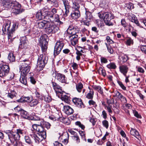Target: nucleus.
<instances>
[{
  "instance_id": "nucleus-1",
  "label": "nucleus",
  "mask_w": 146,
  "mask_h": 146,
  "mask_svg": "<svg viewBox=\"0 0 146 146\" xmlns=\"http://www.w3.org/2000/svg\"><path fill=\"white\" fill-rule=\"evenodd\" d=\"M0 3L5 8H11L13 13L15 15L19 14L21 12V5L16 1L0 0Z\"/></svg>"
},
{
  "instance_id": "nucleus-2",
  "label": "nucleus",
  "mask_w": 146,
  "mask_h": 146,
  "mask_svg": "<svg viewBox=\"0 0 146 146\" xmlns=\"http://www.w3.org/2000/svg\"><path fill=\"white\" fill-rule=\"evenodd\" d=\"M38 27L40 29H46V31L48 34L54 33L59 29L58 27L51 24L48 21L44 20L38 23Z\"/></svg>"
},
{
  "instance_id": "nucleus-3",
  "label": "nucleus",
  "mask_w": 146,
  "mask_h": 146,
  "mask_svg": "<svg viewBox=\"0 0 146 146\" xmlns=\"http://www.w3.org/2000/svg\"><path fill=\"white\" fill-rule=\"evenodd\" d=\"M98 16L101 19H103L106 24L108 26H113V23L112 19L114 18L113 16L110 13L106 12H99L98 14Z\"/></svg>"
},
{
  "instance_id": "nucleus-4",
  "label": "nucleus",
  "mask_w": 146,
  "mask_h": 146,
  "mask_svg": "<svg viewBox=\"0 0 146 146\" xmlns=\"http://www.w3.org/2000/svg\"><path fill=\"white\" fill-rule=\"evenodd\" d=\"M17 132L14 134L12 132L9 131L7 133L9 139L12 143H14L15 141L20 139V135L23 133V131L21 129H17Z\"/></svg>"
},
{
  "instance_id": "nucleus-5",
  "label": "nucleus",
  "mask_w": 146,
  "mask_h": 146,
  "mask_svg": "<svg viewBox=\"0 0 146 146\" xmlns=\"http://www.w3.org/2000/svg\"><path fill=\"white\" fill-rule=\"evenodd\" d=\"M11 22L9 20L6 21L5 23L3 25L2 31L4 33L5 32H7L8 38V39H11L13 36V33L15 31L14 29H9Z\"/></svg>"
},
{
  "instance_id": "nucleus-6",
  "label": "nucleus",
  "mask_w": 146,
  "mask_h": 146,
  "mask_svg": "<svg viewBox=\"0 0 146 146\" xmlns=\"http://www.w3.org/2000/svg\"><path fill=\"white\" fill-rule=\"evenodd\" d=\"M44 53L39 56L38 60L37 67L39 68L40 70L42 69L48 60V57L45 54V52Z\"/></svg>"
},
{
  "instance_id": "nucleus-7",
  "label": "nucleus",
  "mask_w": 146,
  "mask_h": 146,
  "mask_svg": "<svg viewBox=\"0 0 146 146\" xmlns=\"http://www.w3.org/2000/svg\"><path fill=\"white\" fill-rule=\"evenodd\" d=\"M46 35H43L40 36V38L39 42L43 52H45L47 48L48 42L46 40Z\"/></svg>"
},
{
  "instance_id": "nucleus-8",
  "label": "nucleus",
  "mask_w": 146,
  "mask_h": 146,
  "mask_svg": "<svg viewBox=\"0 0 146 146\" xmlns=\"http://www.w3.org/2000/svg\"><path fill=\"white\" fill-rule=\"evenodd\" d=\"M64 45V43L62 40H59L56 42L54 48V55L56 56L60 53Z\"/></svg>"
},
{
  "instance_id": "nucleus-9",
  "label": "nucleus",
  "mask_w": 146,
  "mask_h": 146,
  "mask_svg": "<svg viewBox=\"0 0 146 146\" xmlns=\"http://www.w3.org/2000/svg\"><path fill=\"white\" fill-rule=\"evenodd\" d=\"M56 92V95H58L59 97H61L62 100L67 103H69L70 96V94L66 93L65 92Z\"/></svg>"
},
{
  "instance_id": "nucleus-10",
  "label": "nucleus",
  "mask_w": 146,
  "mask_h": 146,
  "mask_svg": "<svg viewBox=\"0 0 146 146\" xmlns=\"http://www.w3.org/2000/svg\"><path fill=\"white\" fill-rule=\"evenodd\" d=\"M9 66L6 65H0V77H2L7 74L9 72Z\"/></svg>"
},
{
  "instance_id": "nucleus-11",
  "label": "nucleus",
  "mask_w": 146,
  "mask_h": 146,
  "mask_svg": "<svg viewBox=\"0 0 146 146\" xmlns=\"http://www.w3.org/2000/svg\"><path fill=\"white\" fill-rule=\"evenodd\" d=\"M30 135L35 140V142L37 143H39L41 141L46 137V135H45L44 133L42 135L38 133L37 134H33Z\"/></svg>"
},
{
  "instance_id": "nucleus-12",
  "label": "nucleus",
  "mask_w": 146,
  "mask_h": 146,
  "mask_svg": "<svg viewBox=\"0 0 146 146\" xmlns=\"http://www.w3.org/2000/svg\"><path fill=\"white\" fill-rule=\"evenodd\" d=\"M32 127L34 130H36L39 132V133L43 134L44 133L45 135H46V131L43 126L39 125L36 124H34L32 125Z\"/></svg>"
},
{
  "instance_id": "nucleus-13",
  "label": "nucleus",
  "mask_w": 146,
  "mask_h": 146,
  "mask_svg": "<svg viewBox=\"0 0 146 146\" xmlns=\"http://www.w3.org/2000/svg\"><path fill=\"white\" fill-rule=\"evenodd\" d=\"M72 101L74 104L78 108H84V105L82 102L81 99L74 98H73Z\"/></svg>"
},
{
  "instance_id": "nucleus-14",
  "label": "nucleus",
  "mask_w": 146,
  "mask_h": 146,
  "mask_svg": "<svg viewBox=\"0 0 146 146\" xmlns=\"http://www.w3.org/2000/svg\"><path fill=\"white\" fill-rule=\"evenodd\" d=\"M28 41L26 36H24L21 38V44L19 46V48H26L27 46Z\"/></svg>"
},
{
  "instance_id": "nucleus-15",
  "label": "nucleus",
  "mask_w": 146,
  "mask_h": 146,
  "mask_svg": "<svg viewBox=\"0 0 146 146\" xmlns=\"http://www.w3.org/2000/svg\"><path fill=\"white\" fill-rule=\"evenodd\" d=\"M15 110H17L21 114V117L24 118H27L28 117L29 114L27 112L20 109L18 106H17L14 108Z\"/></svg>"
},
{
  "instance_id": "nucleus-16",
  "label": "nucleus",
  "mask_w": 146,
  "mask_h": 146,
  "mask_svg": "<svg viewBox=\"0 0 146 146\" xmlns=\"http://www.w3.org/2000/svg\"><path fill=\"white\" fill-rule=\"evenodd\" d=\"M61 1L64 5L65 10L64 15L67 16L69 12V9L70 7L69 3L67 0H61Z\"/></svg>"
},
{
  "instance_id": "nucleus-17",
  "label": "nucleus",
  "mask_w": 146,
  "mask_h": 146,
  "mask_svg": "<svg viewBox=\"0 0 146 146\" xmlns=\"http://www.w3.org/2000/svg\"><path fill=\"white\" fill-rule=\"evenodd\" d=\"M55 77L58 80L62 83L66 82V78L64 75L60 73L55 74Z\"/></svg>"
},
{
  "instance_id": "nucleus-18",
  "label": "nucleus",
  "mask_w": 146,
  "mask_h": 146,
  "mask_svg": "<svg viewBox=\"0 0 146 146\" xmlns=\"http://www.w3.org/2000/svg\"><path fill=\"white\" fill-rule=\"evenodd\" d=\"M71 43L72 45L76 44L78 41V36L76 34L71 35L69 36Z\"/></svg>"
},
{
  "instance_id": "nucleus-19",
  "label": "nucleus",
  "mask_w": 146,
  "mask_h": 146,
  "mask_svg": "<svg viewBox=\"0 0 146 146\" xmlns=\"http://www.w3.org/2000/svg\"><path fill=\"white\" fill-rule=\"evenodd\" d=\"M23 62L22 63V65L19 67V69H24L28 68H30L31 66V63L30 61L27 60H23Z\"/></svg>"
},
{
  "instance_id": "nucleus-20",
  "label": "nucleus",
  "mask_w": 146,
  "mask_h": 146,
  "mask_svg": "<svg viewBox=\"0 0 146 146\" xmlns=\"http://www.w3.org/2000/svg\"><path fill=\"white\" fill-rule=\"evenodd\" d=\"M64 111L68 115H70L72 114L74 111L72 108L70 106L66 105L64 106Z\"/></svg>"
},
{
  "instance_id": "nucleus-21",
  "label": "nucleus",
  "mask_w": 146,
  "mask_h": 146,
  "mask_svg": "<svg viewBox=\"0 0 146 146\" xmlns=\"http://www.w3.org/2000/svg\"><path fill=\"white\" fill-rule=\"evenodd\" d=\"M71 15L73 19H77L80 16V12L79 10H73Z\"/></svg>"
},
{
  "instance_id": "nucleus-22",
  "label": "nucleus",
  "mask_w": 146,
  "mask_h": 146,
  "mask_svg": "<svg viewBox=\"0 0 146 146\" xmlns=\"http://www.w3.org/2000/svg\"><path fill=\"white\" fill-rule=\"evenodd\" d=\"M119 69L120 72L125 76H126V74L128 70V68L127 66L123 65L119 67Z\"/></svg>"
},
{
  "instance_id": "nucleus-23",
  "label": "nucleus",
  "mask_w": 146,
  "mask_h": 146,
  "mask_svg": "<svg viewBox=\"0 0 146 146\" xmlns=\"http://www.w3.org/2000/svg\"><path fill=\"white\" fill-rule=\"evenodd\" d=\"M85 21L89 22L92 21L93 19V16L91 13L89 11H86L85 13Z\"/></svg>"
},
{
  "instance_id": "nucleus-24",
  "label": "nucleus",
  "mask_w": 146,
  "mask_h": 146,
  "mask_svg": "<svg viewBox=\"0 0 146 146\" xmlns=\"http://www.w3.org/2000/svg\"><path fill=\"white\" fill-rule=\"evenodd\" d=\"M50 22L53 23L56 22H57L59 25L62 23L60 21L59 16L57 14H55L53 15V17H52Z\"/></svg>"
},
{
  "instance_id": "nucleus-25",
  "label": "nucleus",
  "mask_w": 146,
  "mask_h": 146,
  "mask_svg": "<svg viewBox=\"0 0 146 146\" xmlns=\"http://www.w3.org/2000/svg\"><path fill=\"white\" fill-rule=\"evenodd\" d=\"M51 11H46L45 12V16L44 17L46 19H49L50 21L52 17H53V15Z\"/></svg>"
},
{
  "instance_id": "nucleus-26",
  "label": "nucleus",
  "mask_w": 146,
  "mask_h": 146,
  "mask_svg": "<svg viewBox=\"0 0 146 146\" xmlns=\"http://www.w3.org/2000/svg\"><path fill=\"white\" fill-rule=\"evenodd\" d=\"M27 75L21 74L20 82L23 84L26 85L27 83L26 76Z\"/></svg>"
},
{
  "instance_id": "nucleus-27",
  "label": "nucleus",
  "mask_w": 146,
  "mask_h": 146,
  "mask_svg": "<svg viewBox=\"0 0 146 146\" xmlns=\"http://www.w3.org/2000/svg\"><path fill=\"white\" fill-rule=\"evenodd\" d=\"M130 133L131 135L135 136L138 139L139 137V135L138 132L136 129L131 128L130 131Z\"/></svg>"
},
{
  "instance_id": "nucleus-28",
  "label": "nucleus",
  "mask_w": 146,
  "mask_h": 146,
  "mask_svg": "<svg viewBox=\"0 0 146 146\" xmlns=\"http://www.w3.org/2000/svg\"><path fill=\"white\" fill-rule=\"evenodd\" d=\"M76 29L73 27H69L67 30V33L71 35H74L76 34V32L75 31Z\"/></svg>"
},
{
  "instance_id": "nucleus-29",
  "label": "nucleus",
  "mask_w": 146,
  "mask_h": 146,
  "mask_svg": "<svg viewBox=\"0 0 146 146\" xmlns=\"http://www.w3.org/2000/svg\"><path fill=\"white\" fill-rule=\"evenodd\" d=\"M52 85L55 91L62 90V88L57 84L56 83L52 82Z\"/></svg>"
},
{
  "instance_id": "nucleus-30",
  "label": "nucleus",
  "mask_w": 146,
  "mask_h": 146,
  "mask_svg": "<svg viewBox=\"0 0 146 146\" xmlns=\"http://www.w3.org/2000/svg\"><path fill=\"white\" fill-rule=\"evenodd\" d=\"M30 98L29 97H23L20 99L17 100V101L19 102H30Z\"/></svg>"
},
{
  "instance_id": "nucleus-31",
  "label": "nucleus",
  "mask_w": 146,
  "mask_h": 146,
  "mask_svg": "<svg viewBox=\"0 0 146 146\" xmlns=\"http://www.w3.org/2000/svg\"><path fill=\"white\" fill-rule=\"evenodd\" d=\"M31 68H27L24 69H20V71L21 72V74H23L25 75H27L29 72Z\"/></svg>"
},
{
  "instance_id": "nucleus-32",
  "label": "nucleus",
  "mask_w": 146,
  "mask_h": 146,
  "mask_svg": "<svg viewBox=\"0 0 146 146\" xmlns=\"http://www.w3.org/2000/svg\"><path fill=\"white\" fill-rule=\"evenodd\" d=\"M8 58L11 62H14L15 60V57L13 54L11 53L9 54Z\"/></svg>"
},
{
  "instance_id": "nucleus-33",
  "label": "nucleus",
  "mask_w": 146,
  "mask_h": 146,
  "mask_svg": "<svg viewBox=\"0 0 146 146\" xmlns=\"http://www.w3.org/2000/svg\"><path fill=\"white\" fill-rule=\"evenodd\" d=\"M98 72L99 74H102L104 77H105L106 76V74L105 70H103L101 67L99 68L98 70Z\"/></svg>"
},
{
  "instance_id": "nucleus-34",
  "label": "nucleus",
  "mask_w": 146,
  "mask_h": 146,
  "mask_svg": "<svg viewBox=\"0 0 146 146\" xmlns=\"http://www.w3.org/2000/svg\"><path fill=\"white\" fill-rule=\"evenodd\" d=\"M73 5L72 7L73 10H79L80 6L77 2H74L73 3Z\"/></svg>"
},
{
  "instance_id": "nucleus-35",
  "label": "nucleus",
  "mask_w": 146,
  "mask_h": 146,
  "mask_svg": "<svg viewBox=\"0 0 146 146\" xmlns=\"http://www.w3.org/2000/svg\"><path fill=\"white\" fill-rule=\"evenodd\" d=\"M76 88L78 91H80L83 88V84L81 82H79L76 84Z\"/></svg>"
},
{
  "instance_id": "nucleus-36",
  "label": "nucleus",
  "mask_w": 146,
  "mask_h": 146,
  "mask_svg": "<svg viewBox=\"0 0 146 146\" xmlns=\"http://www.w3.org/2000/svg\"><path fill=\"white\" fill-rule=\"evenodd\" d=\"M120 59L121 62H125L128 60V57L126 55H123L121 56Z\"/></svg>"
},
{
  "instance_id": "nucleus-37",
  "label": "nucleus",
  "mask_w": 146,
  "mask_h": 146,
  "mask_svg": "<svg viewBox=\"0 0 146 146\" xmlns=\"http://www.w3.org/2000/svg\"><path fill=\"white\" fill-rule=\"evenodd\" d=\"M25 139L26 143L30 144L32 143V141L31 138L28 136H26L25 137Z\"/></svg>"
},
{
  "instance_id": "nucleus-38",
  "label": "nucleus",
  "mask_w": 146,
  "mask_h": 146,
  "mask_svg": "<svg viewBox=\"0 0 146 146\" xmlns=\"http://www.w3.org/2000/svg\"><path fill=\"white\" fill-rule=\"evenodd\" d=\"M72 139L76 141V143L78 144L80 143V139L77 135L75 136H72Z\"/></svg>"
},
{
  "instance_id": "nucleus-39",
  "label": "nucleus",
  "mask_w": 146,
  "mask_h": 146,
  "mask_svg": "<svg viewBox=\"0 0 146 146\" xmlns=\"http://www.w3.org/2000/svg\"><path fill=\"white\" fill-rule=\"evenodd\" d=\"M107 66L108 68L110 69H115L116 68V65L113 63H111L108 64Z\"/></svg>"
},
{
  "instance_id": "nucleus-40",
  "label": "nucleus",
  "mask_w": 146,
  "mask_h": 146,
  "mask_svg": "<svg viewBox=\"0 0 146 146\" xmlns=\"http://www.w3.org/2000/svg\"><path fill=\"white\" fill-rule=\"evenodd\" d=\"M43 15L41 11H38L36 14V17L39 20L43 18Z\"/></svg>"
},
{
  "instance_id": "nucleus-41",
  "label": "nucleus",
  "mask_w": 146,
  "mask_h": 146,
  "mask_svg": "<svg viewBox=\"0 0 146 146\" xmlns=\"http://www.w3.org/2000/svg\"><path fill=\"white\" fill-rule=\"evenodd\" d=\"M16 94L15 92H11L10 93H9L7 94V96L9 98H12L16 96Z\"/></svg>"
},
{
  "instance_id": "nucleus-42",
  "label": "nucleus",
  "mask_w": 146,
  "mask_h": 146,
  "mask_svg": "<svg viewBox=\"0 0 146 146\" xmlns=\"http://www.w3.org/2000/svg\"><path fill=\"white\" fill-rule=\"evenodd\" d=\"M38 103V100H33L32 101H31L30 104V106H34L36 105Z\"/></svg>"
},
{
  "instance_id": "nucleus-43",
  "label": "nucleus",
  "mask_w": 146,
  "mask_h": 146,
  "mask_svg": "<svg viewBox=\"0 0 146 146\" xmlns=\"http://www.w3.org/2000/svg\"><path fill=\"white\" fill-rule=\"evenodd\" d=\"M94 92H90L86 95V97L88 99H92L93 98Z\"/></svg>"
},
{
  "instance_id": "nucleus-44",
  "label": "nucleus",
  "mask_w": 146,
  "mask_h": 146,
  "mask_svg": "<svg viewBox=\"0 0 146 146\" xmlns=\"http://www.w3.org/2000/svg\"><path fill=\"white\" fill-rule=\"evenodd\" d=\"M105 44L107 47L108 51L110 54H112L113 52V51L110 45H108L107 43H105Z\"/></svg>"
},
{
  "instance_id": "nucleus-45",
  "label": "nucleus",
  "mask_w": 146,
  "mask_h": 146,
  "mask_svg": "<svg viewBox=\"0 0 146 146\" xmlns=\"http://www.w3.org/2000/svg\"><path fill=\"white\" fill-rule=\"evenodd\" d=\"M125 7L129 9H132L133 8V5L131 3H128L125 4Z\"/></svg>"
},
{
  "instance_id": "nucleus-46",
  "label": "nucleus",
  "mask_w": 146,
  "mask_h": 146,
  "mask_svg": "<svg viewBox=\"0 0 146 146\" xmlns=\"http://www.w3.org/2000/svg\"><path fill=\"white\" fill-rule=\"evenodd\" d=\"M106 39L108 43H109L108 45H110V44H111L114 43V42L110 38V37L109 36H107Z\"/></svg>"
},
{
  "instance_id": "nucleus-47",
  "label": "nucleus",
  "mask_w": 146,
  "mask_h": 146,
  "mask_svg": "<svg viewBox=\"0 0 146 146\" xmlns=\"http://www.w3.org/2000/svg\"><path fill=\"white\" fill-rule=\"evenodd\" d=\"M66 137V138L64 139L62 142L64 143L65 144H66L68 142L69 137V135L68 133H67L65 134V135Z\"/></svg>"
},
{
  "instance_id": "nucleus-48",
  "label": "nucleus",
  "mask_w": 146,
  "mask_h": 146,
  "mask_svg": "<svg viewBox=\"0 0 146 146\" xmlns=\"http://www.w3.org/2000/svg\"><path fill=\"white\" fill-rule=\"evenodd\" d=\"M79 133L80 135L81 136L82 139H84V140L86 141V136L85 132L82 131H79Z\"/></svg>"
},
{
  "instance_id": "nucleus-49",
  "label": "nucleus",
  "mask_w": 146,
  "mask_h": 146,
  "mask_svg": "<svg viewBox=\"0 0 146 146\" xmlns=\"http://www.w3.org/2000/svg\"><path fill=\"white\" fill-rule=\"evenodd\" d=\"M50 126L51 125L50 123L46 121L44 122V125H43V127H45L47 129L50 128Z\"/></svg>"
},
{
  "instance_id": "nucleus-50",
  "label": "nucleus",
  "mask_w": 146,
  "mask_h": 146,
  "mask_svg": "<svg viewBox=\"0 0 146 146\" xmlns=\"http://www.w3.org/2000/svg\"><path fill=\"white\" fill-rule=\"evenodd\" d=\"M103 125L105 127L106 129H108V127L109 125L108 121L106 120L103 121L102 122Z\"/></svg>"
},
{
  "instance_id": "nucleus-51",
  "label": "nucleus",
  "mask_w": 146,
  "mask_h": 146,
  "mask_svg": "<svg viewBox=\"0 0 146 146\" xmlns=\"http://www.w3.org/2000/svg\"><path fill=\"white\" fill-rule=\"evenodd\" d=\"M76 125H78L82 129H84L85 127V126L82 124L80 121H77L75 123Z\"/></svg>"
},
{
  "instance_id": "nucleus-52",
  "label": "nucleus",
  "mask_w": 146,
  "mask_h": 146,
  "mask_svg": "<svg viewBox=\"0 0 146 146\" xmlns=\"http://www.w3.org/2000/svg\"><path fill=\"white\" fill-rule=\"evenodd\" d=\"M44 97V98L46 102H49L51 100V98L50 97L47 96H43Z\"/></svg>"
},
{
  "instance_id": "nucleus-53",
  "label": "nucleus",
  "mask_w": 146,
  "mask_h": 146,
  "mask_svg": "<svg viewBox=\"0 0 146 146\" xmlns=\"http://www.w3.org/2000/svg\"><path fill=\"white\" fill-rule=\"evenodd\" d=\"M38 121V124H37V125H41L43 126L44 125V123L45 122L44 120L42 119H40Z\"/></svg>"
},
{
  "instance_id": "nucleus-54",
  "label": "nucleus",
  "mask_w": 146,
  "mask_h": 146,
  "mask_svg": "<svg viewBox=\"0 0 146 146\" xmlns=\"http://www.w3.org/2000/svg\"><path fill=\"white\" fill-rule=\"evenodd\" d=\"M133 43V40L131 38H128L126 41V44L128 45H129Z\"/></svg>"
},
{
  "instance_id": "nucleus-55",
  "label": "nucleus",
  "mask_w": 146,
  "mask_h": 146,
  "mask_svg": "<svg viewBox=\"0 0 146 146\" xmlns=\"http://www.w3.org/2000/svg\"><path fill=\"white\" fill-rule=\"evenodd\" d=\"M35 93L36 95V97L39 98L40 99H42V97L44 96H43L42 94H40L38 92H36Z\"/></svg>"
},
{
  "instance_id": "nucleus-56",
  "label": "nucleus",
  "mask_w": 146,
  "mask_h": 146,
  "mask_svg": "<svg viewBox=\"0 0 146 146\" xmlns=\"http://www.w3.org/2000/svg\"><path fill=\"white\" fill-rule=\"evenodd\" d=\"M121 96V97L119 98L121 101L123 103L126 102H127L126 98L122 95Z\"/></svg>"
},
{
  "instance_id": "nucleus-57",
  "label": "nucleus",
  "mask_w": 146,
  "mask_h": 146,
  "mask_svg": "<svg viewBox=\"0 0 146 146\" xmlns=\"http://www.w3.org/2000/svg\"><path fill=\"white\" fill-rule=\"evenodd\" d=\"M68 131L71 134L73 135V136H75L77 134V133L73 131L72 129H68Z\"/></svg>"
},
{
  "instance_id": "nucleus-58",
  "label": "nucleus",
  "mask_w": 146,
  "mask_h": 146,
  "mask_svg": "<svg viewBox=\"0 0 146 146\" xmlns=\"http://www.w3.org/2000/svg\"><path fill=\"white\" fill-rule=\"evenodd\" d=\"M135 23L138 26L140 27L143 28V26L141 24V21L140 23H139L138 20L135 21Z\"/></svg>"
},
{
  "instance_id": "nucleus-59",
  "label": "nucleus",
  "mask_w": 146,
  "mask_h": 146,
  "mask_svg": "<svg viewBox=\"0 0 146 146\" xmlns=\"http://www.w3.org/2000/svg\"><path fill=\"white\" fill-rule=\"evenodd\" d=\"M50 2H51L52 3H53L54 4V5L55 7H57L58 6V4L57 2V1L55 0H53Z\"/></svg>"
},
{
  "instance_id": "nucleus-60",
  "label": "nucleus",
  "mask_w": 146,
  "mask_h": 146,
  "mask_svg": "<svg viewBox=\"0 0 146 146\" xmlns=\"http://www.w3.org/2000/svg\"><path fill=\"white\" fill-rule=\"evenodd\" d=\"M30 78V82L32 84H35L36 83V81L33 77L31 76Z\"/></svg>"
},
{
  "instance_id": "nucleus-61",
  "label": "nucleus",
  "mask_w": 146,
  "mask_h": 146,
  "mask_svg": "<svg viewBox=\"0 0 146 146\" xmlns=\"http://www.w3.org/2000/svg\"><path fill=\"white\" fill-rule=\"evenodd\" d=\"M101 60L102 63H106L108 62V60L107 59L104 57H101Z\"/></svg>"
},
{
  "instance_id": "nucleus-62",
  "label": "nucleus",
  "mask_w": 146,
  "mask_h": 146,
  "mask_svg": "<svg viewBox=\"0 0 146 146\" xmlns=\"http://www.w3.org/2000/svg\"><path fill=\"white\" fill-rule=\"evenodd\" d=\"M118 83L119 85L120 86L121 88L123 90H125L126 88L124 86V85L122 83L120 82H118Z\"/></svg>"
},
{
  "instance_id": "nucleus-63",
  "label": "nucleus",
  "mask_w": 146,
  "mask_h": 146,
  "mask_svg": "<svg viewBox=\"0 0 146 146\" xmlns=\"http://www.w3.org/2000/svg\"><path fill=\"white\" fill-rule=\"evenodd\" d=\"M121 24L124 27H125L126 26V23L124 19L121 20Z\"/></svg>"
},
{
  "instance_id": "nucleus-64",
  "label": "nucleus",
  "mask_w": 146,
  "mask_h": 146,
  "mask_svg": "<svg viewBox=\"0 0 146 146\" xmlns=\"http://www.w3.org/2000/svg\"><path fill=\"white\" fill-rule=\"evenodd\" d=\"M18 141V140H17ZM15 145L16 146H22L23 145L22 144V143L19 141H16V143L15 144Z\"/></svg>"
}]
</instances>
